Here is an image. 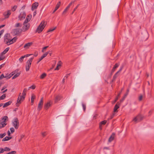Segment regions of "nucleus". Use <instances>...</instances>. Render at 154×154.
<instances>
[{
  "mask_svg": "<svg viewBox=\"0 0 154 154\" xmlns=\"http://www.w3.org/2000/svg\"><path fill=\"white\" fill-rule=\"evenodd\" d=\"M46 25L44 21L42 22L38 26L35 32L40 33L44 28Z\"/></svg>",
  "mask_w": 154,
  "mask_h": 154,
  "instance_id": "f257e3e1",
  "label": "nucleus"
},
{
  "mask_svg": "<svg viewBox=\"0 0 154 154\" xmlns=\"http://www.w3.org/2000/svg\"><path fill=\"white\" fill-rule=\"evenodd\" d=\"M8 119L7 116H5L0 120V128L4 127L7 125L6 122Z\"/></svg>",
  "mask_w": 154,
  "mask_h": 154,
  "instance_id": "f03ea898",
  "label": "nucleus"
},
{
  "mask_svg": "<svg viewBox=\"0 0 154 154\" xmlns=\"http://www.w3.org/2000/svg\"><path fill=\"white\" fill-rule=\"evenodd\" d=\"M13 126L14 127L15 129H17L19 127V123L18 119L17 118H15L12 123Z\"/></svg>",
  "mask_w": 154,
  "mask_h": 154,
  "instance_id": "7ed1b4c3",
  "label": "nucleus"
},
{
  "mask_svg": "<svg viewBox=\"0 0 154 154\" xmlns=\"http://www.w3.org/2000/svg\"><path fill=\"white\" fill-rule=\"evenodd\" d=\"M33 58H30L26 62V71L29 70V69L31 66V63L32 62Z\"/></svg>",
  "mask_w": 154,
  "mask_h": 154,
  "instance_id": "20e7f679",
  "label": "nucleus"
},
{
  "mask_svg": "<svg viewBox=\"0 0 154 154\" xmlns=\"http://www.w3.org/2000/svg\"><path fill=\"white\" fill-rule=\"evenodd\" d=\"M21 93H20L19 96L18 98L17 103H16L17 106H18V104H20L25 99V97L21 95Z\"/></svg>",
  "mask_w": 154,
  "mask_h": 154,
  "instance_id": "39448f33",
  "label": "nucleus"
},
{
  "mask_svg": "<svg viewBox=\"0 0 154 154\" xmlns=\"http://www.w3.org/2000/svg\"><path fill=\"white\" fill-rule=\"evenodd\" d=\"M143 118V117L142 116L139 115L133 119V121L136 123H137L142 120Z\"/></svg>",
  "mask_w": 154,
  "mask_h": 154,
  "instance_id": "423d86ee",
  "label": "nucleus"
},
{
  "mask_svg": "<svg viewBox=\"0 0 154 154\" xmlns=\"http://www.w3.org/2000/svg\"><path fill=\"white\" fill-rule=\"evenodd\" d=\"M23 26L22 28V31L25 32L28 30L30 27V24L29 23H23Z\"/></svg>",
  "mask_w": 154,
  "mask_h": 154,
  "instance_id": "0eeeda50",
  "label": "nucleus"
},
{
  "mask_svg": "<svg viewBox=\"0 0 154 154\" xmlns=\"http://www.w3.org/2000/svg\"><path fill=\"white\" fill-rule=\"evenodd\" d=\"M11 10H8L5 11L3 13V15L4 16L5 19H7L9 18L11 14Z\"/></svg>",
  "mask_w": 154,
  "mask_h": 154,
  "instance_id": "6e6552de",
  "label": "nucleus"
},
{
  "mask_svg": "<svg viewBox=\"0 0 154 154\" xmlns=\"http://www.w3.org/2000/svg\"><path fill=\"white\" fill-rule=\"evenodd\" d=\"M9 34H7L5 35L4 36V40L5 42L8 45V44L9 43L10 38H9Z\"/></svg>",
  "mask_w": 154,
  "mask_h": 154,
  "instance_id": "1a4fd4ad",
  "label": "nucleus"
},
{
  "mask_svg": "<svg viewBox=\"0 0 154 154\" xmlns=\"http://www.w3.org/2000/svg\"><path fill=\"white\" fill-rule=\"evenodd\" d=\"M43 104V97H42L41 99L39 102L38 106L37 109L38 110L40 111L42 108V106Z\"/></svg>",
  "mask_w": 154,
  "mask_h": 154,
  "instance_id": "9d476101",
  "label": "nucleus"
},
{
  "mask_svg": "<svg viewBox=\"0 0 154 154\" xmlns=\"http://www.w3.org/2000/svg\"><path fill=\"white\" fill-rule=\"evenodd\" d=\"M26 16V14L25 12L23 11L21 12L20 15L18 16V18L20 20H21L24 19Z\"/></svg>",
  "mask_w": 154,
  "mask_h": 154,
  "instance_id": "9b49d317",
  "label": "nucleus"
},
{
  "mask_svg": "<svg viewBox=\"0 0 154 154\" xmlns=\"http://www.w3.org/2000/svg\"><path fill=\"white\" fill-rule=\"evenodd\" d=\"M52 103V102L50 101L48 102L45 104L44 107V109L46 110L48 109V108L51 106Z\"/></svg>",
  "mask_w": 154,
  "mask_h": 154,
  "instance_id": "f8f14e48",
  "label": "nucleus"
},
{
  "mask_svg": "<svg viewBox=\"0 0 154 154\" xmlns=\"http://www.w3.org/2000/svg\"><path fill=\"white\" fill-rule=\"evenodd\" d=\"M38 5V2H35L33 3L32 5V10L33 11L36 9Z\"/></svg>",
  "mask_w": 154,
  "mask_h": 154,
  "instance_id": "ddd939ff",
  "label": "nucleus"
},
{
  "mask_svg": "<svg viewBox=\"0 0 154 154\" xmlns=\"http://www.w3.org/2000/svg\"><path fill=\"white\" fill-rule=\"evenodd\" d=\"M120 103L119 102H118L114 108L113 111L114 112L117 111V109L119 107Z\"/></svg>",
  "mask_w": 154,
  "mask_h": 154,
  "instance_id": "4468645a",
  "label": "nucleus"
},
{
  "mask_svg": "<svg viewBox=\"0 0 154 154\" xmlns=\"http://www.w3.org/2000/svg\"><path fill=\"white\" fill-rule=\"evenodd\" d=\"M17 37H14L12 39H10V41H9V43L8 44V45H9L15 42L16 41V40L17 39Z\"/></svg>",
  "mask_w": 154,
  "mask_h": 154,
  "instance_id": "2eb2a0df",
  "label": "nucleus"
},
{
  "mask_svg": "<svg viewBox=\"0 0 154 154\" xmlns=\"http://www.w3.org/2000/svg\"><path fill=\"white\" fill-rule=\"evenodd\" d=\"M22 31V30L19 29H16L14 30V34L16 35L19 34Z\"/></svg>",
  "mask_w": 154,
  "mask_h": 154,
  "instance_id": "dca6fc26",
  "label": "nucleus"
},
{
  "mask_svg": "<svg viewBox=\"0 0 154 154\" xmlns=\"http://www.w3.org/2000/svg\"><path fill=\"white\" fill-rule=\"evenodd\" d=\"M115 136V134L114 133H113L111 136H110L108 140V142H112L114 139Z\"/></svg>",
  "mask_w": 154,
  "mask_h": 154,
  "instance_id": "f3484780",
  "label": "nucleus"
},
{
  "mask_svg": "<svg viewBox=\"0 0 154 154\" xmlns=\"http://www.w3.org/2000/svg\"><path fill=\"white\" fill-rule=\"evenodd\" d=\"M60 2H59L57 4L54 10V11L53 12V13H54L59 8V7L60 6Z\"/></svg>",
  "mask_w": 154,
  "mask_h": 154,
  "instance_id": "a211bd4d",
  "label": "nucleus"
},
{
  "mask_svg": "<svg viewBox=\"0 0 154 154\" xmlns=\"http://www.w3.org/2000/svg\"><path fill=\"white\" fill-rule=\"evenodd\" d=\"M32 44V42L28 43L25 44L24 45V48L26 49H28L30 46Z\"/></svg>",
  "mask_w": 154,
  "mask_h": 154,
  "instance_id": "6ab92c4d",
  "label": "nucleus"
},
{
  "mask_svg": "<svg viewBox=\"0 0 154 154\" xmlns=\"http://www.w3.org/2000/svg\"><path fill=\"white\" fill-rule=\"evenodd\" d=\"M122 90V89L121 90V91H120V92L119 93V94L117 95V97L116 98L115 100L113 101L112 102V104H114L116 102V101L118 99V98H119V97L120 95V94L121 93Z\"/></svg>",
  "mask_w": 154,
  "mask_h": 154,
  "instance_id": "aec40b11",
  "label": "nucleus"
},
{
  "mask_svg": "<svg viewBox=\"0 0 154 154\" xmlns=\"http://www.w3.org/2000/svg\"><path fill=\"white\" fill-rule=\"evenodd\" d=\"M61 98L62 97L60 95H58L57 96L55 97V102H57L58 101L60 100Z\"/></svg>",
  "mask_w": 154,
  "mask_h": 154,
  "instance_id": "412c9836",
  "label": "nucleus"
},
{
  "mask_svg": "<svg viewBox=\"0 0 154 154\" xmlns=\"http://www.w3.org/2000/svg\"><path fill=\"white\" fill-rule=\"evenodd\" d=\"M12 102V101H10L5 103L4 104V105L3 106V107L5 108V107H6L8 106H9L11 104Z\"/></svg>",
  "mask_w": 154,
  "mask_h": 154,
  "instance_id": "4be33fe9",
  "label": "nucleus"
},
{
  "mask_svg": "<svg viewBox=\"0 0 154 154\" xmlns=\"http://www.w3.org/2000/svg\"><path fill=\"white\" fill-rule=\"evenodd\" d=\"M12 138V137H6L2 140V141H6L11 139Z\"/></svg>",
  "mask_w": 154,
  "mask_h": 154,
  "instance_id": "5701e85b",
  "label": "nucleus"
},
{
  "mask_svg": "<svg viewBox=\"0 0 154 154\" xmlns=\"http://www.w3.org/2000/svg\"><path fill=\"white\" fill-rule=\"evenodd\" d=\"M128 93H126L125 94L124 96L123 97V98L120 100V103L122 102L125 100V98H126L127 95H128Z\"/></svg>",
  "mask_w": 154,
  "mask_h": 154,
  "instance_id": "b1692460",
  "label": "nucleus"
},
{
  "mask_svg": "<svg viewBox=\"0 0 154 154\" xmlns=\"http://www.w3.org/2000/svg\"><path fill=\"white\" fill-rule=\"evenodd\" d=\"M61 62L60 61L57 63L56 67L55 68V70H58L59 69V67L61 66Z\"/></svg>",
  "mask_w": 154,
  "mask_h": 154,
  "instance_id": "393cba45",
  "label": "nucleus"
},
{
  "mask_svg": "<svg viewBox=\"0 0 154 154\" xmlns=\"http://www.w3.org/2000/svg\"><path fill=\"white\" fill-rule=\"evenodd\" d=\"M29 18H26L23 23H29L28 22L30 20L31 18V16H28Z\"/></svg>",
  "mask_w": 154,
  "mask_h": 154,
  "instance_id": "a878e982",
  "label": "nucleus"
},
{
  "mask_svg": "<svg viewBox=\"0 0 154 154\" xmlns=\"http://www.w3.org/2000/svg\"><path fill=\"white\" fill-rule=\"evenodd\" d=\"M5 57L4 55L1 53L0 55V61L4 60Z\"/></svg>",
  "mask_w": 154,
  "mask_h": 154,
  "instance_id": "bb28decb",
  "label": "nucleus"
},
{
  "mask_svg": "<svg viewBox=\"0 0 154 154\" xmlns=\"http://www.w3.org/2000/svg\"><path fill=\"white\" fill-rule=\"evenodd\" d=\"M9 48H10L9 47L7 48L3 52H2L1 53L5 55L8 51V50L9 49Z\"/></svg>",
  "mask_w": 154,
  "mask_h": 154,
  "instance_id": "cd10ccee",
  "label": "nucleus"
},
{
  "mask_svg": "<svg viewBox=\"0 0 154 154\" xmlns=\"http://www.w3.org/2000/svg\"><path fill=\"white\" fill-rule=\"evenodd\" d=\"M46 76V74L45 73H43L41 76L40 78L41 79H43Z\"/></svg>",
  "mask_w": 154,
  "mask_h": 154,
  "instance_id": "c85d7f7f",
  "label": "nucleus"
},
{
  "mask_svg": "<svg viewBox=\"0 0 154 154\" xmlns=\"http://www.w3.org/2000/svg\"><path fill=\"white\" fill-rule=\"evenodd\" d=\"M22 26V24L20 23H17L15 25V27H21Z\"/></svg>",
  "mask_w": 154,
  "mask_h": 154,
  "instance_id": "c756f323",
  "label": "nucleus"
},
{
  "mask_svg": "<svg viewBox=\"0 0 154 154\" xmlns=\"http://www.w3.org/2000/svg\"><path fill=\"white\" fill-rule=\"evenodd\" d=\"M5 94H3L0 97V100L4 99L6 97Z\"/></svg>",
  "mask_w": 154,
  "mask_h": 154,
  "instance_id": "7c9ffc66",
  "label": "nucleus"
},
{
  "mask_svg": "<svg viewBox=\"0 0 154 154\" xmlns=\"http://www.w3.org/2000/svg\"><path fill=\"white\" fill-rule=\"evenodd\" d=\"M20 73H17L16 74H15L12 77V79H15L17 77L19 76V75H20Z\"/></svg>",
  "mask_w": 154,
  "mask_h": 154,
  "instance_id": "2f4dec72",
  "label": "nucleus"
},
{
  "mask_svg": "<svg viewBox=\"0 0 154 154\" xmlns=\"http://www.w3.org/2000/svg\"><path fill=\"white\" fill-rule=\"evenodd\" d=\"M117 75L118 74H116V73L113 76V79H112V82H113V81H114L115 80L116 78L118 76V75Z\"/></svg>",
  "mask_w": 154,
  "mask_h": 154,
  "instance_id": "473e14b6",
  "label": "nucleus"
},
{
  "mask_svg": "<svg viewBox=\"0 0 154 154\" xmlns=\"http://www.w3.org/2000/svg\"><path fill=\"white\" fill-rule=\"evenodd\" d=\"M17 5H15L13 7H12L11 8V10L12 11H14L16 9H17Z\"/></svg>",
  "mask_w": 154,
  "mask_h": 154,
  "instance_id": "72a5a7b5",
  "label": "nucleus"
},
{
  "mask_svg": "<svg viewBox=\"0 0 154 154\" xmlns=\"http://www.w3.org/2000/svg\"><path fill=\"white\" fill-rule=\"evenodd\" d=\"M48 52H46L41 57L43 59L45 57L47 56V55L48 54Z\"/></svg>",
  "mask_w": 154,
  "mask_h": 154,
  "instance_id": "f704fd0d",
  "label": "nucleus"
},
{
  "mask_svg": "<svg viewBox=\"0 0 154 154\" xmlns=\"http://www.w3.org/2000/svg\"><path fill=\"white\" fill-rule=\"evenodd\" d=\"M123 68V66H121L119 70L116 73V74H118V73H119V72H121V71L122 70V69Z\"/></svg>",
  "mask_w": 154,
  "mask_h": 154,
  "instance_id": "c9c22d12",
  "label": "nucleus"
},
{
  "mask_svg": "<svg viewBox=\"0 0 154 154\" xmlns=\"http://www.w3.org/2000/svg\"><path fill=\"white\" fill-rule=\"evenodd\" d=\"M25 56H23L20 57L19 59V61L20 62H22L23 60V59L25 58Z\"/></svg>",
  "mask_w": 154,
  "mask_h": 154,
  "instance_id": "e433bc0d",
  "label": "nucleus"
},
{
  "mask_svg": "<svg viewBox=\"0 0 154 154\" xmlns=\"http://www.w3.org/2000/svg\"><path fill=\"white\" fill-rule=\"evenodd\" d=\"M6 135V134L5 133H4L3 134H0V138H3Z\"/></svg>",
  "mask_w": 154,
  "mask_h": 154,
  "instance_id": "4c0bfd02",
  "label": "nucleus"
},
{
  "mask_svg": "<svg viewBox=\"0 0 154 154\" xmlns=\"http://www.w3.org/2000/svg\"><path fill=\"white\" fill-rule=\"evenodd\" d=\"M4 151H10L11 149L9 148L8 147H5L4 149Z\"/></svg>",
  "mask_w": 154,
  "mask_h": 154,
  "instance_id": "58836bf2",
  "label": "nucleus"
},
{
  "mask_svg": "<svg viewBox=\"0 0 154 154\" xmlns=\"http://www.w3.org/2000/svg\"><path fill=\"white\" fill-rule=\"evenodd\" d=\"M56 27H55L53 28H51L48 30L47 32H52L54 30L56 29Z\"/></svg>",
  "mask_w": 154,
  "mask_h": 154,
  "instance_id": "ea45409f",
  "label": "nucleus"
},
{
  "mask_svg": "<svg viewBox=\"0 0 154 154\" xmlns=\"http://www.w3.org/2000/svg\"><path fill=\"white\" fill-rule=\"evenodd\" d=\"M69 8V7H68V6H67L66 8V9L64 10V11H63L62 14H64L65 13L67 10H68V9Z\"/></svg>",
  "mask_w": 154,
  "mask_h": 154,
  "instance_id": "a19ab883",
  "label": "nucleus"
},
{
  "mask_svg": "<svg viewBox=\"0 0 154 154\" xmlns=\"http://www.w3.org/2000/svg\"><path fill=\"white\" fill-rule=\"evenodd\" d=\"M143 98V96L142 95H140L138 97V100L140 101H141L142 100Z\"/></svg>",
  "mask_w": 154,
  "mask_h": 154,
  "instance_id": "79ce46f5",
  "label": "nucleus"
},
{
  "mask_svg": "<svg viewBox=\"0 0 154 154\" xmlns=\"http://www.w3.org/2000/svg\"><path fill=\"white\" fill-rule=\"evenodd\" d=\"M119 64L118 63H116L113 66V68L115 69L117 68L119 66Z\"/></svg>",
  "mask_w": 154,
  "mask_h": 154,
  "instance_id": "37998d69",
  "label": "nucleus"
},
{
  "mask_svg": "<svg viewBox=\"0 0 154 154\" xmlns=\"http://www.w3.org/2000/svg\"><path fill=\"white\" fill-rule=\"evenodd\" d=\"M48 47V46H45L44 48H42V52H44L45 51L47 48Z\"/></svg>",
  "mask_w": 154,
  "mask_h": 154,
  "instance_id": "c03bdc74",
  "label": "nucleus"
},
{
  "mask_svg": "<svg viewBox=\"0 0 154 154\" xmlns=\"http://www.w3.org/2000/svg\"><path fill=\"white\" fill-rule=\"evenodd\" d=\"M106 120H104L102 122H100V124H101V125H105L106 123Z\"/></svg>",
  "mask_w": 154,
  "mask_h": 154,
  "instance_id": "a18cd8bd",
  "label": "nucleus"
},
{
  "mask_svg": "<svg viewBox=\"0 0 154 154\" xmlns=\"http://www.w3.org/2000/svg\"><path fill=\"white\" fill-rule=\"evenodd\" d=\"M82 106L83 110L84 111H85L86 109V105L85 104L83 103H82Z\"/></svg>",
  "mask_w": 154,
  "mask_h": 154,
  "instance_id": "49530a36",
  "label": "nucleus"
},
{
  "mask_svg": "<svg viewBox=\"0 0 154 154\" xmlns=\"http://www.w3.org/2000/svg\"><path fill=\"white\" fill-rule=\"evenodd\" d=\"M6 77L3 74H2L0 76V79H1L3 78H5Z\"/></svg>",
  "mask_w": 154,
  "mask_h": 154,
  "instance_id": "de8ad7c7",
  "label": "nucleus"
},
{
  "mask_svg": "<svg viewBox=\"0 0 154 154\" xmlns=\"http://www.w3.org/2000/svg\"><path fill=\"white\" fill-rule=\"evenodd\" d=\"M16 153V152L15 151H12L8 153L7 154H15Z\"/></svg>",
  "mask_w": 154,
  "mask_h": 154,
  "instance_id": "09e8293b",
  "label": "nucleus"
},
{
  "mask_svg": "<svg viewBox=\"0 0 154 154\" xmlns=\"http://www.w3.org/2000/svg\"><path fill=\"white\" fill-rule=\"evenodd\" d=\"M10 130L12 133H13L14 132L15 130L13 128H11Z\"/></svg>",
  "mask_w": 154,
  "mask_h": 154,
  "instance_id": "8fccbe9b",
  "label": "nucleus"
},
{
  "mask_svg": "<svg viewBox=\"0 0 154 154\" xmlns=\"http://www.w3.org/2000/svg\"><path fill=\"white\" fill-rule=\"evenodd\" d=\"M79 5H78L75 7V8L73 10L72 14H73V13L75 11V10L77 8H78V7H79Z\"/></svg>",
  "mask_w": 154,
  "mask_h": 154,
  "instance_id": "3c124183",
  "label": "nucleus"
},
{
  "mask_svg": "<svg viewBox=\"0 0 154 154\" xmlns=\"http://www.w3.org/2000/svg\"><path fill=\"white\" fill-rule=\"evenodd\" d=\"M35 95L33 94L32 96L31 99L34 100L35 99Z\"/></svg>",
  "mask_w": 154,
  "mask_h": 154,
  "instance_id": "603ef678",
  "label": "nucleus"
},
{
  "mask_svg": "<svg viewBox=\"0 0 154 154\" xmlns=\"http://www.w3.org/2000/svg\"><path fill=\"white\" fill-rule=\"evenodd\" d=\"M4 152V149L0 148V153H2Z\"/></svg>",
  "mask_w": 154,
  "mask_h": 154,
  "instance_id": "864d4df0",
  "label": "nucleus"
},
{
  "mask_svg": "<svg viewBox=\"0 0 154 154\" xmlns=\"http://www.w3.org/2000/svg\"><path fill=\"white\" fill-rule=\"evenodd\" d=\"M74 2H73V1H72L71 2H70L69 4V5L67 6L68 7H69V8L72 5V4L73 3H74Z\"/></svg>",
  "mask_w": 154,
  "mask_h": 154,
  "instance_id": "5fc2aeb1",
  "label": "nucleus"
},
{
  "mask_svg": "<svg viewBox=\"0 0 154 154\" xmlns=\"http://www.w3.org/2000/svg\"><path fill=\"white\" fill-rule=\"evenodd\" d=\"M43 59V58L42 57H41L38 60V61L37 63H38Z\"/></svg>",
  "mask_w": 154,
  "mask_h": 154,
  "instance_id": "6e6d98bb",
  "label": "nucleus"
},
{
  "mask_svg": "<svg viewBox=\"0 0 154 154\" xmlns=\"http://www.w3.org/2000/svg\"><path fill=\"white\" fill-rule=\"evenodd\" d=\"M46 135V132H43L42 133V135L43 137L45 136Z\"/></svg>",
  "mask_w": 154,
  "mask_h": 154,
  "instance_id": "4d7b16f0",
  "label": "nucleus"
},
{
  "mask_svg": "<svg viewBox=\"0 0 154 154\" xmlns=\"http://www.w3.org/2000/svg\"><path fill=\"white\" fill-rule=\"evenodd\" d=\"M35 88V86L33 85L31 86V87H29V88H32L34 89Z\"/></svg>",
  "mask_w": 154,
  "mask_h": 154,
  "instance_id": "13d9d810",
  "label": "nucleus"
},
{
  "mask_svg": "<svg viewBox=\"0 0 154 154\" xmlns=\"http://www.w3.org/2000/svg\"><path fill=\"white\" fill-rule=\"evenodd\" d=\"M27 91V89L26 88H25L23 89V92L26 93V92Z\"/></svg>",
  "mask_w": 154,
  "mask_h": 154,
  "instance_id": "bf43d9fd",
  "label": "nucleus"
},
{
  "mask_svg": "<svg viewBox=\"0 0 154 154\" xmlns=\"http://www.w3.org/2000/svg\"><path fill=\"white\" fill-rule=\"evenodd\" d=\"M5 63H3L0 65V69H1L5 65Z\"/></svg>",
  "mask_w": 154,
  "mask_h": 154,
  "instance_id": "052dcab7",
  "label": "nucleus"
},
{
  "mask_svg": "<svg viewBox=\"0 0 154 154\" xmlns=\"http://www.w3.org/2000/svg\"><path fill=\"white\" fill-rule=\"evenodd\" d=\"M26 95V93L23 92L22 93V95L24 96V97H25Z\"/></svg>",
  "mask_w": 154,
  "mask_h": 154,
  "instance_id": "680f3d73",
  "label": "nucleus"
},
{
  "mask_svg": "<svg viewBox=\"0 0 154 154\" xmlns=\"http://www.w3.org/2000/svg\"><path fill=\"white\" fill-rule=\"evenodd\" d=\"M7 86H4L3 87L2 89L1 90L2 91L4 90L5 88H6Z\"/></svg>",
  "mask_w": 154,
  "mask_h": 154,
  "instance_id": "e2e57ef3",
  "label": "nucleus"
},
{
  "mask_svg": "<svg viewBox=\"0 0 154 154\" xmlns=\"http://www.w3.org/2000/svg\"><path fill=\"white\" fill-rule=\"evenodd\" d=\"M115 69H114L113 67V68L112 69V73H113L115 71Z\"/></svg>",
  "mask_w": 154,
  "mask_h": 154,
  "instance_id": "0e129e2a",
  "label": "nucleus"
},
{
  "mask_svg": "<svg viewBox=\"0 0 154 154\" xmlns=\"http://www.w3.org/2000/svg\"><path fill=\"white\" fill-rule=\"evenodd\" d=\"M69 74H67V75H66L64 77V78L65 79V78H66V79L67 78H68V77L69 76Z\"/></svg>",
  "mask_w": 154,
  "mask_h": 154,
  "instance_id": "69168bd1",
  "label": "nucleus"
},
{
  "mask_svg": "<svg viewBox=\"0 0 154 154\" xmlns=\"http://www.w3.org/2000/svg\"><path fill=\"white\" fill-rule=\"evenodd\" d=\"M32 55V54H27L25 55H24V56H25V57H29V56H30V55Z\"/></svg>",
  "mask_w": 154,
  "mask_h": 154,
  "instance_id": "338daca9",
  "label": "nucleus"
},
{
  "mask_svg": "<svg viewBox=\"0 0 154 154\" xmlns=\"http://www.w3.org/2000/svg\"><path fill=\"white\" fill-rule=\"evenodd\" d=\"M36 11H35L33 13V17H34L36 15Z\"/></svg>",
  "mask_w": 154,
  "mask_h": 154,
  "instance_id": "774afa93",
  "label": "nucleus"
}]
</instances>
